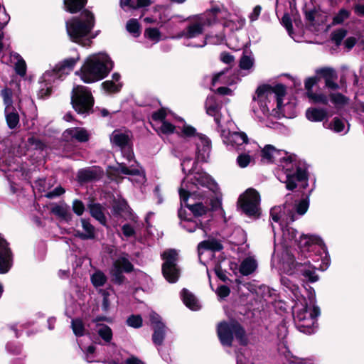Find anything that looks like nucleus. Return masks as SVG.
Listing matches in <instances>:
<instances>
[{"label":"nucleus","mask_w":364,"mask_h":364,"mask_svg":"<svg viewBox=\"0 0 364 364\" xmlns=\"http://www.w3.org/2000/svg\"><path fill=\"white\" fill-rule=\"evenodd\" d=\"M296 241L299 248L297 257L289 250L282 253L279 257L275 250L272 258V266L288 275H302L310 282L318 281L316 268L311 264L308 258L314 246H318L323 250L326 249L323 240L317 235L301 234Z\"/></svg>","instance_id":"f257e3e1"},{"label":"nucleus","mask_w":364,"mask_h":364,"mask_svg":"<svg viewBox=\"0 0 364 364\" xmlns=\"http://www.w3.org/2000/svg\"><path fill=\"white\" fill-rule=\"evenodd\" d=\"M218 185L214 179L206 172L196 171L188 174L183 180L179 188L181 206L185 205L195 217L205 214L208 208L202 202L195 201L204 198L210 192H215Z\"/></svg>","instance_id":"f03ea898"},{"label":"nucleus","mask_w":364,"mask_h":364,"mask_svg":"<svg viewBox=\"0 0 364 364\" xmlns=\"http://www.w3.org/2000/svg\"><path fill=\"white\" fill-rule=\"evenodd\" d=\"M286 94V87L277 84L274 87L259 86L253 97L252 111L259 121H264L270 115L276 117L285 116L282 97Z\"/></svg>","instance_id":"7ed1b4c3"},{"label":"nucleus","mask_w":364,"mask_h":364,"mask_svg":"<svg viewBox=\"0 0 364 364\" xmlns=\"http://www.w3.org/2000/svg\"><path fill=\"white\" fill-rule=\"evenodd\" d=\"M262 160L267 163H280L282 171L285 175L283 180L282 176L278 178L280 181L286 183L288 190H293L296 187V183L306 181V171L300 167L292 156L284 150L277 149L272 145H266L262 150Z\"/></svg>","instance_id":"20e7f679"},{"label":"nucleus","mask_w":364,"mask_h":364,"mask_svg":"<svg viewBox=\"0 0 364 364\" xmlns=\"http://www.w3.org/2000/svg\"><path fill=\"white\" fill-rule=\"evenodd\" d=\"M293 289L295 304L292 312L295 325L299 331L311 334L317 327L316 320L320 315V309L316 305L313 296L307 299L299 293L297 288L294 287Z\"/></svg>","instance_id":"39448f33"},{"label":"nucleus","mask_w":364,"mask_h":364,"mask_svg":"<svg viewBox=\"0 0 364 364\" xmlns=\"http://www.w3.org/2000/svg\"><path fill=\"white\" fill-rule=\"evenodd\" d=\"M113 68V63L105 53L87 56L76 75L85 83H92L104 79Z\"/></svg>","instance_id":"423d86ee"},{"label":"nucleus","mask_w":364,"mask_h":364,"mask_svg":"<svg viewBox=\"0 0 364 364\" xmlns=\"http://www.w3.org/2000/svg\"><path fill=\"white\" fill-rule=\"evenodd\" d=\"M227 11L223 7L213 6L204 13L188 18V24L180 35L186 39L198 38L203 35L205 27L210 26L220 18L226 16Z\"/></svg>","instance_id":"0eeeda50"},{"label":"nucleus","mask_w":364,"mask_h":364,"mask_svg":"<svg viewBox=\"0 0 364 364\" xmlns=\"http://www.w3.org/2000/svg\"><path fill=\"white\" fill-rule=\"evenodd\" d=\"M95 25L92 13L83 11L79 17L73 18L66 21V30L70 40L82 46H89L95 36L90 32Z\"/></svg>","instance_id":"6e6552de"},{"label":"nucleus","mask_w":364,"mask_h":364,"mask_svg":"<svg viewBox=\"0 0 364 364\" xmlns=\"http://www.w3.org/2000/svg\"><path fill=\"white\" fill-rule=\"evenodd\" d=\"M80 60L77 54L75 58H68L63 60L51 70H46L40 78V89L38 95L44 98L50 95L53 85L63 80L74 68Z\"/></svg>","instance_id":"1a4fd4ad"},{"label":"nucleus","mask_w":364,"mask_h":364,"mask_svg":"<svg viewBox=\"0 0 364 364\" xmlns=\"http://www.w3.org/2000/svg\"><path fill=\"white\" fill-rule=\"evenodd\" d=\"M309 203L306 199L300 200L293 205L286 203L282 206L274 207L270 210V215L273 222H279L280 225L284 223H292L298 219L299 216L304 215L308 210Z\"/></svg>","instance_id":"9d476101"},{"label":"nucleus","mask_w":364,"mask_h":364,"mask_svg":"<svg viewBox=\"0 0 364 364\" xmlns=\"http://www.w3.org/2000/svg\"><path fill=\"white\" fill-rule=\"evenodd\" d=\"M183 134L191 137L196 146V159L198 161L206 162L210 158L211 143L205 135L198 134L194 127L184 124L182 128Z\"/></svg>","instance_id":"9b49d317"},{"label":"nucleus","mask_w":364,"mask_h":364,"mask_svg":"<svg viewBox=\"0 0 364 364\" xmlns=\"http://www.w3.org/2000/svg\"><path fill=\"white\" fill-rule=\"evenodd\" d=\"M260 196L253 189L248 188L239 197L237 206L243 213L249 217L259 215Z\"/></svg>","instance_id":"f8f14e48"},{"label":"nucleus","mask_w":364,"mask_h":364,"mask_svg":"<svg viewBox=\"0 0 364 364\" xmlns=\"http://www.w3.org/2000/svg\"><path fill=\"white\" fill-rule=\"evenodd\" d=\"M93 102L92 95L87 87L82 85L73 87L71 103L77 113H88L93 106Z\"/></svg>","instance_id":"ddd939ff"},{"label":"nucleus","mask_w":364,"mask_h":364,"mask_svg":"<svg viewBox=\"0 0 364 364\" xmlns=\"http://www.w3.org/2000/svg\"><path fill=\"white\" fill-rule=\"evenodd\" d=\"M217 333L223 346H230L234 336L242 341L245 331L240 324L235 321H223L218 323Z\"/></svg>","instance_id":"4468645a"},{"label":"nucleus","mask_w":364,"mask_h":364,"mask_svg":"<svg viewBox=\"0 0 364 364\" xmlns=\"http://www.w3.org/2000/svg\"><path fill=\"white\" fill-rule=\"evenodd\" d=\"M178 254L174 250L165 251L162 254L164 262L162 272L165 279L170 283H175L179 277V269L176 265Z\"/></svg>","instance_id":"2eb2a0df"},{"label":"nucleus","mask_w":364,"mask_h":364,"mask_svg":"<svg viewBox=\"0 0 364 364\" xmlns=\"http://www.w3.org/2000/svg\"><path fill=\"white\" fill-rule=\"evenodd\" d=\"M130 132L126 130L116 129L110 135L111 143L119 146L123 156L131 161L134 158V154L129 146Z\"/></svg>","instance_id":"dca6fc26"},{"label":"nucleus","mask_w":364,"mask_h":364,"mask_svg":"<svg viewBox=\"0 0 364 364\" xmlns=\"http://www.w3.org/2000/svg\"><path fill=\"white\" fill-rule=\"evenodd\" d=\"M134 267L129 262L127 256H120L114 262L110 270V274L113 280L117 284H122L124 282V277L122 273H129L132 272Z\"/></svg>","instance_id":"f3484780"},{"label":"nucleus","mask_w":364,"mask_h":364,"mask_svg":"<svg viewBox=\"0 0 364 364\" xmlns=\"http://www.w3.org/2000/svg\"><path fill=\"white\" fill-rule=\"evenodd\" d=\"M222 136L223 142L232 148L237 149L238 150L244 149V147L250 146L251 142H249L248 137L245 132H223Z\"/></svg>","instance_id":"a211bd4d"},{"label":"nucleus","mask_w":364,"mask_h":364,"mask_svg":"<svg viewBox=\"0 0 364 364\" xmlns=\"http://www.w3.org/2000/svg\"><path fill=\"white\" fill-rule=\"evenodd\" d=\"M13 264V256L8 242L0 236V274L7 273Z\"/></svg>","instance_id":"6ab92c4d"},{"label":"nucleus","mask_w":364,"mask_h":364,"mask_svg":"<svg viewBox=\"0 0 364 364\" xmlns=\"http://www.w3.org/2000/svg\"><path fill=\"white\" fill-rule=\"evenodd\" d=\"M278 225V228L282 230V245L285 250L282 252H284L286 250H289L288 247H291L293 243H296V240H298L296 238V235L298 232L296 230L294 229L291 227H289L288 224L289 223H282L280 225L281 220L279 222H274Z\"/></svg>","instance_id":"aec40b11"},{"label":"nucleus","mask_w":364,"mask_h":364,"mask_svg":"<svg viewBox=\"0 0 364 364\" xmlns=\"http://www.w3.org/2000/svg\"><path fill=\"white\" fill-rule=\"evenodd\" d=\"M116 170L119 173L125 175H130L132 178L129 180L136 184H142L145 181V174L141 168L138 167H133L132 165L128 167L124 163L118 164Z\"/></svg>","instance_id":"412c9836"},{"label":"nucleus","mask_w":364,"mask_h":364,"mask_svg":"<svg viewBox=\"0 0 364 364\" xmlns=\"http://www.w3.org/2000/svg\"><path fill=\"white\" fill-rule=\"evenodd\" d=\"M90 136V132L82 127H73L67 129L63 132V137L66 139H75L78 142H87Z\"/></svg>","instance_id":"4be33fe9"},{"label":"nucleus","mask_w":364,"mask_h":364,"mask_svg":"<svg viewBox=\"0 0 364 364\" xmlns=\"http://www.w3.org/2000/svg\"><path fill=\"white\" fill-rule=\"evenodd\" d=\"M178 216L181 219L180 225L181 228L188 232H193L196 229L200 228L203 236H206L207 233L205 229L200 228L198 223L196 220H193L191 218H189L186 210L182 208L178 210Z\"/></svg>","instance_id":"5701e85b"},{"label":"nucleus","mask_w":364,"mask_h":364,"mask_svg":"<svg viewBox=\"0 0 364 364\" xmlns=\"http://www.w3.org/2000/svg\"><path fill=\"white\" fill-rule=\"evenodd\" d=\"M250 146L252 149L244 147V150L247 153H242L237 158V164L240 168H246L252 163H254L255 152L258 151L259 146L257 144L252 142V144H250Z\"/></svg>","instance_id":"b1692460"},{"label":"nucleus","mask_w":364,"mask_h":364,"mask_svg":"<svg viewBox=\"0 0 364 364\" xmlns=\"http://www.w3.org/2000/svg\"><path fill=\"white\" fill-rule=\"evenodd\" d=\"M323 126L341 135H345L349 132V127L346 125L344 120L338 117H334L330 122H324Z\"/></svg>","instance_id":"393cba45"},{"label":"nucleus","mask_w":364,"mask_h":364,"mask_svg":"<svg viewBox=\"0 0 364 364\" xmlns=\"http://www.w3.org/2000/svg\"><path fill=\"white\" fill-rule=\"evenodd\" d=\"M225 40V36L223 33H219L215 36L207 35L202 36L198 43H190L187 44L188 46H192L196 48L204 47L207 43L213 45L221 44Z\"/></svg>","instance_id":"a878e982"},{"label":"nucleus","mask_w":364,"mask_h":364,"mask_svg":"<svg viewBox=\"0 0 364 364\" xmlns=\"http://www.w3.org/2000/svg\"><path fill=\"white\" fill-rule=\"evenodd\" d=\"M120 80V75L114 73L112 76V80L105 81L102 82V86L104 90L108 93L118 92L122 87V82Z\"/></svg>","instance_id":"bb28decb"},{"label":"nucleus","mask_w":364,"mask_h":364,"mask_svg":"<svg viewBox=\"0 0 364 364\" xmlns=\"http://www.w3.org/2000/svg\"><path fill=\"white\" fill-rule=\"evenodd\" d=\"M102 170L98 167H92L85 169H81L78 171L77 177L82 182L96 180L101 177Z\"/></svg>","instance_id":"cd10ccee"},{"label":"nucleus","mask_w":364,"mask_h":364,"mask_svg":"<svg viewBox=\"0 0 364 364\" xmlns=\"http://www.w3.org/2000/svg\"><path fill=\"white\" fill-rule=\"evenodd\" d=\"M114 210L116 213L126 219H130L134 222L136 221V217L132 213L130 208L124 200H119L114 205Z\"/></svg>","instance_id":"c85d7f7f"},{"label":"nucleus","mask_w":364,"mask_h":364,"mask_svg":"<svg viewBox=\"0 0 364 364\" xmlns=\"http://www.w3.org/2000/svg\"><path fill=\"white\" fill-rule=\"evenodd\" d=\"M223 249V245L219 241L215 239L207 240L202 241L198 245V257L200 259L201 255L205 250H210L211 252L220 251Z\"/></svg>","instance_id":"c756f323"},{"label":"nucleus","mask_w":364,"mask_h":364,"mask_svg":"<svg viewBox=\"0 0 364 364\" xmlns=\"http://www.w3.org/2000/svg\"><path fill=\"white\" fill-rule=\"evenodd\" d=\"M306 117L311 122H322L327 118L328 112L324 108L310 107L306 111Z\"/></svg>","instance_id":"7c9ffc66"},{"label":"nucleus","mask_w":364,"mask_h":364,"mask_svg":"<svg viewBox=\"0 0 364 364\" xmlns=\"http://www.w3.org/2000/svg\"><path fill=\"white\" fill-rule=\"evenodd\" d=\"M234 83V79L232 77L231 71L225 69L218 73L214 75L212 78L213 86L218 85H232Z\"/></svg>","instance_id":"2f4dec72"},{"label":"nucleus","mask_w":364,"mask_h":364,"mask_svg":"<svg viewBox=\"0 0 364 364\" xmlns=\"http://www.w3.org/2000/svg\"><path fill=\"white\" fill-rule=\"evenodd\" d=\"M206 112L208 115L213 116L215 122L220 126L221 119L219 117V106L213 97H208L205 101Z\"/></svg>","instance_id":"473e14b6"},{"label":"nucleus","mask_w":364,"mask_h":364,"mask_svg":"<svg viewBox=\"0 0 364 364\" xmlns=\"http://www.w3.org/2000/svg\"><path fill=\"white\" fill-rule=\"evenodd\" d=\"M184 304L190 309L197 311L200 308V304L196 296L189 291L183 289L181 293Z\"/></svg>","instance_id":"72a5a7b5"},{"label":"nucleus","mask_w":364,"mask_h":364,"mask_svg":"<svg viewBox=\"0 0 364 364\" xmlns=\"http://www.w3.org/2000/svg\"><path fill=\"white\" fill-rule=\"evenodd\" d=\"M257 267V261L251 257L245 258L240 264V272L244 276L253 273Z\"/></svg>","instance_id":"f704fd0d"},{"label":"nucleus","mask_w":364,"mask_h":364,"mask_svg":"<svg viewBox=\"0 0 364 364\" xmlns=\"http://www.w3.org/2000/svg\"><path fill=\"white\" fill-rule=\"evenodd\" d=\"M51 212L58 218L65 221H69L71 219L70 208L66 204L55 205L52 207Z\"/></svg>","instance_id":"c9c22d12"},{"label":"nucleus","mask_w":364,"mask_h":364,"mask_svg":"<svg viewBox=\"0 0 364 364\" xmlns=\"http://www.w3.org/2000/svg\"><path fill=\"white\" fill-rule=\"evenodd\" d=\"M11 58L14 63L16 73L21 77L25 76L26 74V64L23 58L17 53H12Z\"/></svg>","instance_id":"e433bc0d"},{"label":"nucleus","mask_w":364,"mask_h":364,"mask_svg":"<svg viewBox=\"0 0 364 364\" xmlns=\"http://www.w3.org/2000/svg\"><path fill=\"white\" fill-rule=\"evenodd\" d=\"M320 73L324 77L326 86L327 87L332 90H336L338 87V85L334 81L336 78V75L333 70L323 68L320 70Z\"/></svg>","instance_id":"4c0bfd02"},{"label":"nucleus","mask_w":364,"mask_h":364,"mask_svg":"<svg viewBox=\"0 0 364 364\" xmlns=\"http://www.w3.org/2000/svg\"><path fill=\"white\" fill-rule=\"evenodd\" d=\"M153 330V343L157 346H161L164 343L165 336L167 332V328L164 324H159V326L158 325L156 327H154Z\"/></svg>","instance_id":"58836bf2"},{"label":"nucleus","mask_w":364,"mask_h":364,"mask_svg":"<svg viewBox=\"0 0 364 364\" xmlns=\"http://www.w3.org/2000/svg\"><path fill=\"white\" fill-rule=\"evenodd\" d=\"M88 208L91 215L102 225H105L106 224V218L102 207L98 203H93L90 204Z\"/></svg>","instance_id":"ea45409f"},{"label":"nucleus","mask_w":364,"mask_h":364,"mask_svg":"<svg viewBox=\"0 0 364 364\" xmlns=\"http://www.w3.org/2000/svg\"><path fill=\"white\" fill-rule=\"evenodd\" d=\"M99 293L102 297V309L103 311H107L109 309L111 301L114 299V290L111 288H107L100 289Z\"/></svg>","instance_id":"a19ab883"},{"label":"nucleus","mask_w":364,"mask_h":364,"mask_svg":"<svg viewBox=\"0 0 364 364\" xmlns=\"http://www.w3.org/2000/svg\"><path fill=\"white\" fill-rule=\"evenodd\" d=\"M84 232H77V235L83 240L92 239L95 237V228L87 220H81Z\"/></svg>","instance_id":"79ce46f5"},{"label":"nucleus","mask_w":364,"mask_h":364,"mask_svg":"<svg viewBox=\"0 0 364 364\" xmlns=\"http://www.w3.org/2000/svg\"><path fill=\"white\" fill-rule=\"evenodd\" d=\"M120 4L124 9L127 7L135 9L149 6L151 4V0H121Z\"/></svg>","instance_id":"37998d69"},{"label":"nucleus","mask_w":364,"mask_h":364,"mask_svg":"<svg viewBox=\"0 0 364 364\" xmlns=\"http://www.w3.org/2000/svg\"><path fill=\"white\" fill-rule=\"evenodd\" d=\"M86 3L87 0H64L66 11L72 14L79 11Z\"/></svg>","instance_id":"c03bdc74"},{"label":"nucleus","mask_w":364,"mask_h":364,"mask_svg":"<svg viewBox=\"0 0 364 364\" xmlns=\"http://www.w3.org/2000/svg\"><path fill=\"white\" fill-rule=\"evenodd\" d=\"M255 65L254 57L250 55H243L240 60V68L244 71H247V73H250L253 70Z\"/></svg>","instance_id":"a18cd8bd"},{"label":"nucleus","mask_w":364,"mask_h":364,"mask_svg":"<svg viewBox=\"0 0 364 364\" xmlns=\"http://www.w3.org/2000/svg\"><path fill=\"white\" fill-rule=\"evenodd\" d=\"M5 116L7 124L10 129L15 128L19 122V117L18 113L14 110V107L7 111L5 109Z\"/></svg>","instance_id":"49530a36"},{"label":"nucleus","mask_w":364,"mask_h":364,"mask_svg":"<svg viewBox=\"0 0 364 364\" xmlns=\"http://www.w3.org/2000/svg\"><path fill=\"white\" fill-rule=\"evenodd\" d=\"M330 100L335 107L340 109L348 104V99L342 94L333 92L330 95Z\"/></svg>","instance_id":"de8ad7c7"},{"label":"nucleus","mask_w":364,"mask_h":364,"mask_svg":"<svg viewBox=\"0 0 364 364\" xmlns=\"http://www.w3.org/2000/svg\"><path fill=\"white\" fill-rule=\"evenodd\" d=\"M97 333L105 342L109 343L112 339V331L107 325H98Z\"/></svg>","instance_id":"09e8293b"},{"label":"nucleus","mask_w":364,"mask_h":364,"mask_svg":"<svg viewBox=\"0 0 364 364\" xmlns=\"http://www.w3.org/2000/svg\"><path fill=\"white\" fill-rule=\"evenodd\" d=\"M91 282L96 288L103 286L107 282V277L101 271H96L91 276Z\"/></svg>","instance_id":"8fccbe9b"},{"label":"nucleus","mask_w":364,"mask_h":364,"mask_svg":"<svg viewBox=\"0 0 364 364\" xmlns=\"http://www.w3.org/2000/svg\"><path fill=\"white\" fill-rule=\"evenodd\" d=\"M307 97L314 102L319 103L323 105H327L328 103V97L323 93H316L314 92H307Z\"/></svg>","instance_id":"3c124183"},{"label":"nucleus","mask_w":364,"mask_h":364,"mask_svg":"<svg viewBox=\"0 0 364 364\" xmlns=\"http://www.w3.org/2000/svg\"><path fill=\"white\" fill-rule=\"evenodd\" d=\"M126 28L129 33L133 35L134 37L139 36L140 31V26L136 19L132 18L127 23Z\"/></svg>","instance_id":"603ef678"},{"label":"nucleus","mask_w":364,"mask_h":364,"mask_svg":"<svg viewBox=\"0 0 364 364\" xmlns=\"http://www.w3.org/2000/svg\"><path fill=\"white\" fill-rule=\"evenodd\" d=\"M166 112L164 109H161L153 113L151 117V124L153 128L159 125L163 121H166Z\"/></svg>","instance_id":"864d4df0"},{"label":"nucleus","mask_w":364,"mask_h":364,"mask_svg":"<svg viewBox=\"0 0 364 364\" xmlns=\"http://www.w3.org/2000/svg\"><path fill=\"white\" fill-rule=\"evenodd\" d=\"M1 95L4 100L5 109H6L7 111H9L10 108L14 107L12 106L13 100L11 90L9 88H4L1 91Z\"/></svg>","instance_id":"5fc2aeb1"},{"label":"nucleus","mask_w":364,"mask_h":364,"mask_svg":"<svg viewBox=\"0 0 364 364\" xmlns=\"http://www.w3.org/2000/svg\"><path fill=\"white\" fill-rule=\"evenodd\" d=\"M157 132L166 134H171L175 129V127L168 121H163L162 123L154 128Z\"/></svg>","instance_id":"6e6d98bb"},{"label":"nucleus","mask_w":364,"mask_h":364,"mask_svg":"<svg viewBox=\"0 0 364 364\" xmlns=\"http://www.w3.org/2000/svg\"><path fill=\"white\" fill-rule=\"evenodd\" d=\"M350 12L345 9H341L333 18V25L341 24L350 16Z\"/></svg>","instance_id":"4d7b16f0"},{"label":"nucleus","mask_w":364,"mask_h":364,"mask_svg":"<svg viewBox=\"0 0 364 364\" xmlns=\"http://www.w3.org/2000/svg\"><path fill=\"white\" fill-rule=\"evenodd\" d=\"M71 327L76 336H82L84 335L85 326L80 319H73L71 322Z\"/></svg>","instance_id":"13d9d810"},{"label":"nucleus","mask_w":364,"mask_h":364,"mask_svg":"<svg viewBox=\"0 0 364 364\" xmlns=\"http://www.w3.org/2000/svg\"><path fill=\"white\" fill-rule=\"evenodd\" d=\"M288 335V328L285 323H280L277 326V336L280 342L286 347L285 339Z\"/></svg>","instance_id":"bf43d9fd"},{"label":"nucleus","mask_w":364,"mask_h":364,"mask_svg":"<svg viewBox=\"0 0 364 364\" xmlns=\"http://www.w3.org/2000/svg\"><path fill=\"white\" fill-rule=\"evenodd\" d=\"M347 31L346 29L339 28L331 33V40L337 45H340L343 39L346 37Z\"/></svg>","instance_id":"052dcab7"},{"label":"nucleus","mask_w":364,"mask_h":364,"mask_svg":"<svg viewBox=\"0 0 364 364\" xmlns=\"http://www.w3.org/2000/svg\"><path fill=\"white\" fill-rule=\"evenodd\" d=\"M287 360L289 364H314L311 359H304L297 358L291 355L290 352H288L286 355Z\"/></svg>","instance_id":"680f3d73"},{"label":"nucleus","mask_w":364,"mask_h":364,"mask_svg":"<svg viewBox=\"0 0 364 364\" xmlns=\"http://www.w3.org/2000/svg\"><path fill=\"white\" fill-rule=\"evenodd\" d=\"M195 162L193 161L191 158H185L181 161V168L182 171L186 175V176L188 174L193 173L192 171V168L194 165Z\"/></svg>","instance_id":"e2e57ef3"},{"label":"nucleus","mask_w":364,"mask_h":364,"mask_svg":"<svg viewBox=\"0 0 364 364\" xmlns=\"http://www.w3.org/2000/svg\"><path fill=\"white\" fill-rule=\"evenodd\" d=\"M144 35L155 42H158L160 40V31L157 28H147L145 30Z\"/></svg>","instance_id":"0e129e2a"},{"label":"nucleus","mask_w":364,"mask_h":364,"mask_svg":"<svg viewBox=\"0 0 364 364\" xmlns=\"http://www.w3.org/2000/svg\"><path fill=\"white\" fill-rule=\"evenodd\" d=\"M282 24L285 27L287 31H288L289 35L293 38V31H292V23L291 19L288 14H284L283 17L282 18Z\"/></svg>","instance_id":"69168bd1"},{"label":"nucleus","mask_w":364,"mask_h":364,"mask_svg":"<svg viewBox=\"0 0 364 364\" xmlns=\"http://www.w3.org/2000/svg\"><path fill=\"white\" fill-rule=\"evenodd\" d=\"M128 326L134 328H139L142 325V318L140 316L132 315L127 320Z\"/></svg>","instance_id":"338daca9"},{"label":"nucleus","mask_w":364,"mask_h":364,"mask_svg":"<svg viewBox=\"0 0 364 364\" xmlns=\"http://www.w3.org/2000/svg\"><path fill=\"white\" fill-rule=\"evenodd\" d=\"M73 210L77 215H82L85 210L83 203L79 200H75L73 203Z\"/></svg>","instance_id":"774afa93"}]
</instances>
